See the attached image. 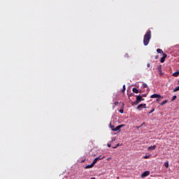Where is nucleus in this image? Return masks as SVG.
Segmentation results:
<instances>
[{"instance_id":"f3484780","label":"nucleus","mask_w":179,"mask_h":179,"mask_svg":"<svg viewBox=\"0 0 179 179\" xmlns=\"http://www.w3.org/2000/svg\"><path fill=\"white\" fill-rule=\"evenodd\" d=\"M119 113H120V114H124V107L120 109Z\"/></svg>"},{"instance_id":"c756f323","label":"nucleus","mask_w":179,"mask_h":179,"mask_svg":"<svg viewBox=\"0 0 179 179\" xmlns=\"http://www.w3.org/2000/svg\"><path fill=\"white\" fill-rule=\"evenodd\" d=\"M155 59H157L159 58V55H156V56L155 57Z\"/></svg>"},{"instance_id":"0eeeda50","label":"nucleus","mask_w":179,"mask_h":179,"mask_svg":"<svg viewBox=\"0 0 179 179\" xmlns=\"http://www.w3.org/2000/svg\"><path fill=\"white\" fill-rule=\"evenodd\" d=\"M103 159H104V157L99 156L98 157H96L94 161L92 162V163L95 164L97 163V162H99V160H103Z\"/></svg>"},{"instance_id":"5701e85b","label":"nucleus","mask_w":179,"mask_h":179,"mask_svg":"<svg viewBox=\"0 0 179 179\" xmlns=\"http://www.w3.org/2000/svg\"><path fill=\"white\" fill-rule=\"evenodd\" d=\"M120 146V143H117L115 147H113V149H117Z\"/></svg>"},{"instance_id":"2eb2a0df","label":"nucleus","mask_w":179,"mask_h":179,"mask_svg":"<svg viewBox=\"0 0 179 179\" xmlns=\"http://www.w3.org/2000/svg\"><path fill=\"white\" fill-rule=\"evenodd\" d=\"M164 166H165V167H166V169H169V161H166L164 162Z\"/></svg>"},{"instance_id":"ddd939ff","label":"nucleus","mask_w":179,"mask_h":179,"mask_svg":"<svg viewBox=\"0 0 179 179\" xmlns=\"http://www.w3.org/2000/svg\"><path fill=\"white\" fill-rule=\"evenodd\" d=\"M157 52H158V54H164V52H163V50L162 49H157Z\"/></svg>"},{"instance_id":"39448f33","label":"nucleus","mask_w":179,"mask_h":179,"mask_svg":"<svg viewBox=\"0 0 179 179\" xmlns=\"http://www.w3.org/2000/svg\"><path fill=\"white\" fill-rule=\"evenodd\" d=\"M142 108H146V103H141L137 106V110H139V111H141Z\"/></svg>"},{"instance_id":"6e6552de","label":"nucleus","mask_w":179,"mask_h":179,"mask_svg":"<svg viewBox=\"0 0 179 179\" xmlns=\"http://www.w3.org/2000/svg\"><path fill=\"white\" fill-rule=\"evenodd\" d=\"M166 58H167V54L163 53V57L161 58L160 62L162 64H163V62H164V61H166Z\"/></svg>"},{"instance_id":"393cba45","label":"nucleus","mask_w":179,"mask_h":179,"mask_svg":"<svg viewBox=\"0 0 179 179\" xmlns=\"http://www.w3.org/2000/svg\"><path fill=\"white\" fill-rule=\"evenodd\" d=\"M160 99H162V98H157V100H156L157 103H159L160 101Z\"/></svg>"},{"instance_id":"f8f14e48","label":"nucleus","mask_w":179,"mask_h":179,"mask_svg":"<svg viewBox=\"0 0 179 179\" xmlns=\"http://www.w3.org/2000/svg\"><path fill=\"white\" fill-rule=\"evenodd\" d=\"M157 71L159 72L160 76H162V75H163V73L162 72V65L157 66Z\"/></svg>"},{"instance_id":"a878e982","label":"nucleus","mask_w":179,"mask_h":179,"mask_svg":"<svg viewBox=\"0 0 179 179\" xmlns=\"http://www.w3.org/2000/svg\"><path fill=\"white\" fill-rule=\"evenodd\" d=\"M149 157H150L149 155H145V156L144 157V159H149Z\"/></svg>"},{"instance_id":"aec40b11","label":"nucleus","mask_w":179,"mask_h":179,"mask_svg":"<svg viewBox=\"0 0 179 179\" xmlns=\"http://www.w3.org/2000/svg\"><path fill=\"white\" fill-rule=\"evenodd\" d=\"M109 127H110V129H111L112 131H113V129H115L114 126L111 125V122L110 123Z\"/></svg>"},{"instance_id":"dca6fc26","label":"nucleus","mask_w":179,"mask_h":179,"mask_svg":"<svg viewBox=\"0 0 179 179\" xmlns=\"http://www.w3.org/2000/svg\"><path fill=\"white\" fill-rule=\"evenodd\" d=\"M179 90V85L178 87H176L174 90H173V92L176 93V92H178Z\"/></svg>"},{"instance_id":"b1692460","label":"nucleus","mask_w":179,"mask_h":179,"mask_svg":"<svg viewBox=\"0 0 179 179\" xmlns=\"http://www.w3.org/2000/svg\"><path fill=\"white\" fill-rule=\"evenodd\" d=\"M155 111V108L152 109L149 113L148 114H152V113H153Z\"/></svg>"},{"instance_id":"f257e3e1","label":"nucleus","mask_w":179,"mask_h":179,"mask_svg":"<svg viewBox=\"0 0 179 179\" xmlns=\"http://www.w3.org/2000/svg\"><path fill=\"white\" fill-rule=\"evenodd\" d=\"M150 38H152V31L150 30L148 31L144 35L143 44L144 45H148L150 42Z\"/></svg>"},{"instance_id":"7c9ffc66","label":"nucleus","mask_w":179,"mask_h":179,"mask_svg":"<svg viewBox=\"0 0 179 179\" xmlns=\"http://www.w3.org/2000/svg\"><path fill=\"white\" fill-rule=\"evenodd\" d=\"M142 97H146V94H142Z\"/></svg>"},{"instance_id":"a211bd4d","label":"nucleus","mask_w":179,"mask_h":179,"mask_svg":"<svg viewBox=\"0 0 179 179\" xmlns=\"http://www.w3.org/2000/svg\"><path fill=\"white\" fill-rule=\"evenodd\" d=\"M125 90H126V88H125V85H123V88L122 90V93H125Z\"/></svg>"},{"instance_id":"cd10ccee","label":"nucleus","mask_w":179,"mask_h":179,"mask_svg":"<svg viewBox=\"0 0 179 179\" xmlns=\"http://www.w3.org/2000/svg\"><path fill=\"white\" fill-rule=\"evenodd\" d=\"M107 146H108V148H111V144L108 143V144H107Z\"/></svg>"},{"instance_id":"2f4dec72","label":"nucleus","mask_w":179,"mask_h":179,"mask_svg":"<svg viewBox=\"0 0 179 179\" xmlns=\"http://www.w3.org/2000/svg\"><path fill=\"white\" fill-rule=\"evenodd\" d=\"M124 57H125L126 58H128V54H126V55H124Z\"/></svg>"},{"instance_id":"6ab92c4d","label":"nucleus","mask_w":179,"mask_h":179,"mask_svg":"<svg viewBox=\"0 0 179 179\" xmlns=\"http://www.w3.org/2000/svg\"><path fill=\"white\" fill-rule=\"evenodd\" d=\"M167 103V100L164 101L162 103H160V106H164Z\"/></svg>"},{"instance_id":"473e14b6","label":"nucleus","mask_w":179,"mask_h":179,"mask_svg":"<svg viewBox=\"0 0 179 179\" xmlns=\"http://www.w3.org/2000/svg\"><path fill=\"white\" fill-rule=\"evenodd\" d=\"M122 106H124V103H122Z\"/></svg>"},{"instance_id":"bb28decb","label":"nucleus","mask_w":179,"mask_h":179,"mask_svg":"<svg viewBox=\"0 0 179 179\" xmlns=\"http://www.w3.org/2000/svg\"><path fill=\"white\" fill-rule=\"evenodd\" d=\"M86 162V159L81 160V163H85Z\"/></svg>"},{"instance_id":"c85d7f7f","label":"nucleus","mask_w":179,"mask_h":179,"mask_svg":"<svg viewBox=\"0 0 179 179\" xmlns=\"http://www.w3.org/2000/svg\"><path fill=\"white\" fill-rule=\"evenodd\" d=\"M147 66H148V68H150V64L148 63V64H147Z\"/></svg>"},{"instance_id":"1a4fd4ad","label":"nucleus","mask_w":179,"mask_h":179,"mask_svg":"<svg viewBox=\"0 0 179 179\" xmlns=\"http://www.w3.org/2000/svg\"><path fill=\"white\" fill-rule=\"evenodd\" d=\"M132 92H133V93H136V94L142 93V90H140V91H139V90H138V89L136 88V87H134V88L132 89Z\"/></svg>"},{"instance_id":"4be33fe9","label":"nucleus","mask_w":179,"mask_h":179,"mask_svg":"<svg viewBox=\"0 0 179 179\" xmlns=\"http://www.w3.org/2000/svg\"><path fill=\"white\" fill-rule=\"evenodd\" d=\"M142 86H143V87L146 88V87H148V84L144 83V84H143Z\"/></svg>"},{"instance_id":"9b49d317","label":"nucleus","mask_w":179,"mask_h":179,"mask_svg":"<svg viewBox=\"0 0 179 179\" xmlns=\"http://www.w3.org/2000/svg\"><path fill=\"white\" fill-rule=\"evenodd\" d=\"M94 164H95L92 162L91 164L86 166L85 167V170L87 169H92V167H94Z\"/></svg>"},{"instance_id":"9d476101","label":"nucleus","mask_w":179,"mask_h":179,"mask_svg":"<svg viewBox=\"0 0 179 179\" xmlns=\"http://www.w3.org/2000/svg\"><path fill=\"white\" fill-rule=\"evenodd\" d=\"M156 149V145H154L152 146H150L148 148V150L150 152H152V150H155Z\"/></svg>"},{"instance_id":"f03ea898","label":"nucleus","mask_w":179,"mask_h":179,"mask_svg":"<svg viewBox=\"0 0 179 179\" xmlns=\"http://www.w3.org/2000/svg\"><path fill=\"white\" fill-rule=\"evenodd\" d=\"M136 101L133 102L132 106H138L141 101H144L145 99L142 98V95H136Z\"/></svg>"},{"instance_id":"423d86ee","label":"nucleus","mask_w":179,"mask_h":179,"mask_svg":"<svg viewBox=\"0 0 179 179\" xmlns=\"http://www.w3.org/2000/svg\"><path fill=\"white\" fill-rule=\"evenodd\" d=\"M150 171H145L144 173H142L141 178H145V177H148V176H150Z\"/></svg>"},{"instance_id":"20e7f679","label":"nucleus","mask_w":179,"mask_h":179,"mask_svg":"<svg viewBox=\"0 0 179 179\" xmlns=\"http://www.w3.org/2000/svg\"><path fill=\"white\" fill-rule=\"evenodd\" d=\"M150 98L151 99H163L162 95L158 94H153L152 95H151Z\"/></svg>"},{"instance_id":"4468645a","label":"nucleus","mask_w":179,"mask_h":179,"mask_svg":"<svg viewBox=\"0 0 179 179\" xmlns=\"http://www.w3.org/2000/svg\"><path fill=\"white\" fill-rule=\"evenodd\" d=\"M178 75H179V71H176L173 73V76H174L175 78H177V76H178Z\"/></svg>"},{"instance_id":"412c9836","label":"nucleus","mask_w":179,"mask_h":179,"mask_svg":"<svg viewBox=\"0 0 179 179\" xmlns=\"http://www.w3.org/2000/svg\"><path fill=\"white\" fill-rule=\"evenodd\" d=\"M176 99H177V95H175L173 96L172 101H174V100H176Z\"/></svg>"},{"instance_id":"7ed1b4c3","label":"nucleus","mask_w":179,"mask_h":179,"mask_svg":"<svg viewBox=\"0 0 179 179\" xmlns=\"http://www.w3.org/2000/svg\"><path fill=\"white\" fill-rule=\"evenodd\" d=\"M125 127V124H120L113 129V132H117V131H121V128Z\"/></svg>"}]
</instances>
